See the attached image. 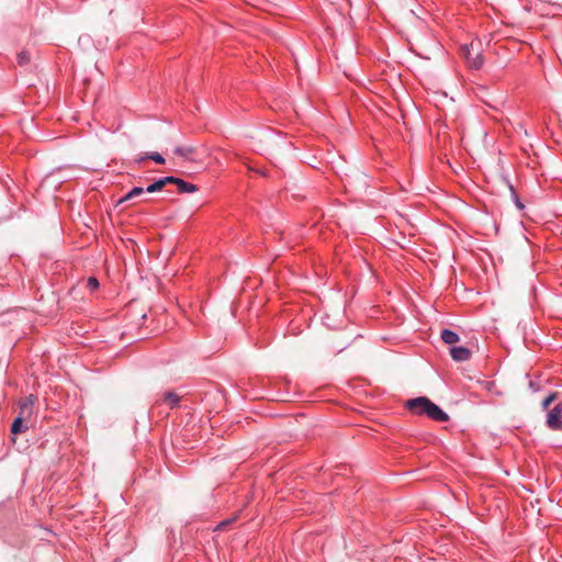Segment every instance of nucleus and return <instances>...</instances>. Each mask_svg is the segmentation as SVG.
<instances>
[{
    "mask_svg": "<svg viewBox=\"0 0 562 562\" xmlns=\"http://www.w3.org/2000/svg\"><path fill=\"white\" fill-rule=\"evenodd\" d=\"M459 371H461L462 375L469 381L475 380L477 383H480V374L477 369H469L459 366Z\"/></svg>",
    "mask_w": 562,
    "mask_h": 562,
    "instance_id": "obj_8",
    "label": "nucleus"
},
{
    "mask_svg": "<svg viewBox=\"0 0 562 562\" xmlns=\"http://www.w3.org/2000/svg\"><path fill=\"white\" fill-rule=\"evenodd\" d=\"M26 419H29V417H22V415L19 414V416L13 420V423L11 425V432L13 435H16V434L21 432L22 431L23 423Z\"/></svg>",
    "mask_w": 562,
    "mask_h": 562,
    "instance_id": "obj_12",
    "label": "nucleus"
},
{
    "mask_svg": "<svg viewBox=\"0 0 562 562\" xmlns=\"http://www.w3.org/2000/svg\"><path fill=\"white\" fill-rule=\"evenodd\" d=\"M146 158L153 159L157 164H165V158L159 153H153L147 156L139 157L137 161H143Z\"/></svg>",
    "mask_w": 562,
    "mask_h": 562,
    "instance_id": "obj_13",
    "label": "nucleus"
},
{
    "mask_svg": "<svg viewBox=\"0 0 562 562\" xmlns=\"http://www.w3.org/2000/svg\"><path fill=\"white\" fill-rule=\"evenodd\" d=\"M479 351V346L471 342L468 347H459V363L469 361Z\"/></svg>",
    "mask_w": 562,
    "mask_h": 562,
    "instance_id": "obj_5",
    "label": "nucleus"
},
{
    "mask_svg": "<svg viewBox=\"0 0 562 562\" xmlns=\"http://www.w3.org/2000/svg\"><path fill=\"white\" fill-rule=\"evenodd\" d=\"M557 393H551L548 395L541 403L543 409H548V407L555 401Z\"/></svg>",
    "mask_w": 562,
    "mask_h": 562,
    "instance_id": "obj_16",
    "label": "nucleus"
},
{
    "mask_svg": "<svg viewBox=\"0 0 562 562\" xmlns=\"http://www.w3.org/2000/svg\"><path fill=\"white\" fill-rule=\"evenodd\" d=\"M31 60V57H30V54L25 50L21 52L19 55H18V63L19 65L23 66V65H27Z\"/></svg>",
    "mask_w": 562,
    "mask_h": 562,
    "instance_id": "obj_15",
    "label": "nucleus"
},
{
    "mask_svg": "<svg viewBox=\"0 0 562 562\" xmlns=\"http://www.w3.org/2000/svg\"><path fill=\"white\" fill-rule=\"evenodd\" d=\"M86 286L89 290L94 291V290H97L99 288V281L97 280V278L90 277L87 280V285Z\"/></svg>",
    "mask_w": 562,
    "mask_h": 562,
    "instance_id": "obj_17",
    "label": "nucleus"
},
{
    "mask_svg": "<svg viewBox=\"0 0 562 562\" xmlns=\"http://www.w3.org/2000/svg\"><path fill=\"white\" fill-rule=\"evenodd\" d=\"M143 193H144V189H143V188H140V187H135V188H133L130 192H127L124 196H122V198L119 200L117 204H121V203H124V202H126V201H130V200H132L133 198H136V196H138V195H140V194H143Z\"/></svg>",
    "mask_w": 562,
    "mask_h": 562,
    "instance_id": "obj_10",
    "label": "nucleus"
},
{
    "mask_svg": "<svg viewBox=\"0 0 562 562\" xmlns=\"http://www.w3.org/2000/svg\"><path fill=\"white\" fill-rule=\"evenodd\" d=\"M562 408L560 405H557L553 409H551L548 414L547 424L551 429H561L562 428Z\"/></svg>",
    "mask_w": 562,
    "mask_h": 562,
    "instance_id": "obj_3",
    "label": "nucleus"
},
{
    "mask_svg": "<svg viewBox=\"0 0 562 562\" xmlns=\"http://www.w3.org/2000/svg\"><path fill=\"white\" fill-rule=\"evenodd\" d=\"M195 151L192 146H179L175 149V154L184 158H190Z\"/></svg>",
    "mask_w": 562,
    "mask_h": 562,
    "instance_id": "obj_11",
    "label": "nucleus"
},
{
    "mask_svg": "<svg viewBox=\"0 0 562 562\" xmlns=\"http://www.w3.org/2000/svg\"><path fill=\"white\" fill-rule=\"evenodd\" d=\"M176 186L180 193H193L198 191V187L195 184L186 182L184 180L178 178Z\"/></svg>",
    "mask_w": 562,
    "mask_h": 562,
    "instance_id": "obj_7",
    "label": "nucleus"
},
{
    "mask_svg": "<svg viewBox=\"0 0 562 562\" xmlns=\"http://www.w3.org/2000/svg\"><path fill=\"white\" fill-rule=\"evenodd\" d=\"M164 402L170 407L173 408L178 406L180 402V396L175 392H166L164 394Z\"/></svg>",
    "mask_w": 562,
    "mask_h": 562,
    "instance_id": "obj_9",
    "label": "nucleus"
},
{
    "mask_svg": "<svg viewBox=\"0 0 562 562\" xmlns=\"http://www.w3.org/2000/svg\"><path fill=\"white\" fill-rule=\"evenodd\" d=\"M164 182L161 179H158L157 181H155L154 183L149 184L147 188H146V192L148 193H153V192H156V191H160L162 188H164Z\"/></svg>",
    "mask_w": 562,
    "mask_h": 562,
    "instance_id": "obj_14",
    "label": "nucleus"
},
{
    "mask_svg": "<svg viewBox=\"0 0 562 562\" xmlns=\"http://www.w3.org/2000/svg\"><path fill=\"white\" fill-rule=\"evenodd\" d=\"M441 339L448 345H454L457 342V334L449 329H443L441 333ZM449 353L453 360H457V346H452L449 349Z\"/></svg>",
    "mask_w": 562,
    "mask_h": 562,
    "instance_id": "obj_4",
    "label": "nucleus"
},
{
    "mask_svg": "<svg viewBox=\"0 0 562 562\" xmlns=\"http://www.w3.org/2000/svg\"><path fill=\"white\" fill-rule=\"evenodd\" d=\"M462 56L467 66L470 69H480L483 65L482 49L480 42H471L470 45H464L461 49Z\"/></svg>",
    "mask_w": 562,
    "mask_h": 562,
    "instance_id": "obj_2",
    "label": "nucleus"
},
{
    "mask_svg": "<svg viewBox=\"0 0 562 562\" xmlns=\"http://www.w3.org/2000/svg\"><path fill=\"white\" fill-rule=\"evenodd\" d=\"M231 522H232V520H224V521H222V522L217 526V528H218V529H221V528H223L224 526L229 525Z\"/></svg>",
    "mask_w": 562,
    "mask_h": 562,
    "instance_id": "obj_19",
    "label": "nucleus"
},
{
    "mask_svg": "<svg viewBox=\"0 0 562 562\" xmlns=\"http://www.w3.org/2000/svg\"><path fill=\"white\" fill-rule=\"evenodd\" d=\"M162 182H164V186L166 184H176L177 183V180L178 178L176 177H172V176H169V177H165V178H161Z\"/></svg>",
    "mask_w": 562,
    "mask_h": 562,
    "instance_id": "obj_18",
    "label": "nucleus"
},
{
    "mask_svg": "<svg viewBox=\"0 0 562 562\" xmlns=\"http://www.w3.org/2000/svg\"><path fill=\"white\" fill-rule=\"evenodd\" d=\"M35 396L30 395L26 398L23 400V402L20 404V413L22 417H31L33 413V405L35 403Z\"/></svg>",
    "mask_w": 562,
    "mask_h": 562,
    "instance_id": "obj_6",
    "label": "nucleus"
},
{
    "mask_svg": "<svg viewBox=\"0 0 562 562\" xmlns=\"http://www.w3.org/2000/svg\"><path fill=\"white\" fill-rule=\"evenodd\" d=\"M405 406L414 415H426L436 422L449 419V416L426 396L408 400Z\"/></svg>",
    "mask_w": 562,
    "mask_h": 562,
    "instance_id": "obj_1",
    "label": "nucleus"
}]
</instances>
